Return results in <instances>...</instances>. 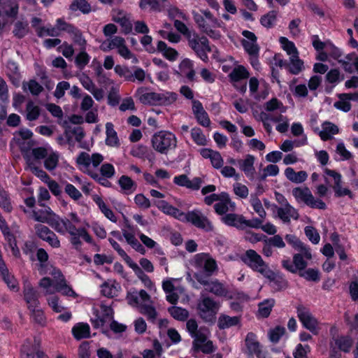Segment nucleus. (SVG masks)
I'll return each instance as SVG.
<instances>
[{
    "label": "nucleus",
    "instance_id": "6",
    "mask_svg": "<svg viewBox=\"0 0 358 358\" xmlns=\"http://www.w3.org/2000/svg\"><path fill=\"white\" fill-rule=\"evenodd\" d=\"M241 260L253 271L261 273L263 276L270 269L262 257L254 250H248Z\"/></svg>",
    "mask_w": 358,
    "mask_h": 358
},
{
    "label": "nucleus",
    "instance_id": "22",
    "mask_svg": "<svg viewBox=\"0 0 358 358\" xmlns=\"http://www.w3.org/2000/svg\"><path fill=\"white\" fill-rule=\"evenodd\" d=\"M245 342L248 355L253 356L255 355L257 356H259L261 355L262 350L260 349V344L256 340V335L254 333H248L246 336Z\"/></svg>",
    "mask_w": 358,
    "mask_h": 358
},
{
    "label": "nucleus",
    "instance_id": "38",
    "mask_svg": "<svg viewBox=\"0 0 358 358\" xmlns=\"http://www.w3.org/2000/svg\"><path fill=\"white\" fill-rule=\"evenodd\" d=\"M124 42L125 41L124 38L121 36H115L109 41L103 42L100 48L103 52H108L115 48H118V47L122 45Z\"/></svg>",
    "mask_w": 358,
    "mask_h": 358
},
{
    "label": "nucleus",
    "instance_id": "44",
    "mask_svg": "<svg viewBox=\"0 0 358 358\" xmlns=\"http://www.w3.org/2000/svg\"><path fill=\"white\" fill-rule=\"evenodd\" d=\"M304 258H306L303 255V253L301 252V254L297 253L294 254L293 256V263L294 264V266H296L295 272L296 273L297 271L300 272V271H303L308 266V263L306 261L304 260Z\"/></svg>",
    "mask_w": 358,
    "mask_h": 358
},
{
    "label": "nucleus",
    "instance_id": "8",
    "mask_svg": "<svg viewBox=\"0 0 358 358\" xmlns=\"http://www.w3.org/2000/svg\"><path fill=\"white\" fill-rule=\"evenodd\" d=\"M195 266L200 268L195 274H201L205 277V280L211 276L217 268L216 262L205 253L197 254L195 256Z\"/></svg>",
    "mask_w": 358,
    "mask_h": 358
},
{
    "label": "nucleus",
    "instance_id": "3",
    "mask_svg": "<svg viewBox=\"0 0 358 358\" xmlns=\"http://www.w3.org/2000/svg\"><path fill=\"white\" fill-rule=\"evenodd\" d=\"M187 40L189 47L195 52L196 55L202 61L208 62L207 52H212L208 39L206 36H199L197 34L193 33Z\"/></svg>",
    "mask_w": 358,
    "mask_h": 358
},
{
    "label": "nucleus",
    "instance_id": "41",
    "mask_svg": "<svg viewBox=\"0 0 358 358\" xmlns=\"http://www.w3.org/2000/svg\"><path fill=\"white\" fill-rule=\"evenodd\" d=\"M69 8L73 11L80 10L85 14L89 13L91 11V6L85 0H73Z\"/></svg>",
    "mask_w": 358,
    "mask_h": 358
},
{
    "label": "nucleus",
    "instance_id": "36",
    "mask_svg": "<svg viewBox=\"0 0 358 358\" xmlns=\"http://www.w3.org/2000/svg\"><path fill=\"white\" fill-rule=\"evenodd\" d=\"M278 11L271 10L268 13L262 15L260 18V23L264 27L271 28L275 23L277 20Z\"/></svg>",
    "mask_w": 358,
    "mask_h": 358
},
{
    "label": "nucleus",
    "instance_id": "61",
    "mask_svg": "<svg viewBox=\"0 0 358 358\" xmlns=\"http://www.w3.org/2000/svg\"><path fill=\"white\" fill-rule=\"evenodd\" d=\"M29 310L32 311V317L34 321L41 326H44L45 324V317L43 311L41 309L36 308H31Z\"/></svg>",
    "mask_w": 358,
    "mask_h": 358
},
{
    "label": "nucleus",
    "instance_id": "5",
    "mask_svg": "<svg viewBox=\"0 0 358 358\" xmlns=\"http://www.w3.org/2000/svg\"><path fill=\"white\" fill-rule=\"evenodd\" d=\"M176 99L177 94L174 92H148L140 96L141 103L150 105H169L174 102Z\"/></svg>",
    "mask_w": 358,
    "mask_h": 358
},
{
    "label": "nucleus",
    "instance_id": "12",
    "mask_svg": "<svg viewBox=\"0 0 358 358\" xmlns=\"http://www.w3.org/2000/svg\"><path fill=\"white\" fill-rule=\"evenodd\" d=\"M264 277L269 280L270 287L276 292L285 289L288 287V282L284 276L271 269L266 273Z\"/></svg>",
    "mask_w": 358,
    "mask_h": 358
},
{
    "label": "nucleus",
    "instance_id": "53",
    "mask_svg": "<svg viewBox=\"0 0 358 358\" xmlns=\"http://www.w3.org/2000/svg\"><path fill=\"white\" fill-rule=\"evenodd\" d=\"M115 72L120 77H124L127 81H133L131 71L127 67L120 65L115 66Z\"/></svg>",
    "mask_w": 358,
    "mask_h": 358
},
{
    "label": "nucleus",
    "instance_id": "14",
    "mask_svg": "<svg viewBox=\"0 0 358 358\" xmlns=\"http://www.w3.org/2000/svg\"><path fill=\"white\" fill-rule=\"evenodd\" d=\"M324 173L332 177L334 179V185L332 186V188L335 192V196L342 197L343 196L348 195L352 198V195L351 191L348 188L341 187V175L339 173L334 170L325 169Z\"/></svg>",
    "mask_w": 358,
    "mask_h": 358
},
{
    "label": "nucleus",
    "instance_id": "50",
    "mask_svg": "<svg viewBox=\"0 0 358 358\" xmlns=\"http://www.w3.org/2000/svg\"><path fill=\"white\" fill-rule=\"evenodd\" d=\"M113 20L121 25L123 29V32L125 34L130 33L132 30V24L129 20L125 16L122 17H113Z\"/></svg>",
    "mask_w": 358,
    "mask_h": 358
},
{
    "label": "nucleus",
    "instance_id": "20",
    "mask_svg": "<svg viewBox=\"0 0 358 358\" xmlns=\"http://www.w3.org/2000/svg\"><path fill=\"white\" fill-rule=\"evenodd\" d=\"M286 241L292 245V247L303 253L304 257L306 259H311L312 255L310 252L309 248H306V246L294 235L287 234L285 236Z\"/></svg>",
    "mask_w": 358,
    "mask_h": 358
},
{
    "label": "nucleus",
    "instance_id": "15",
    "mask_svg": "<svg viewBox=\"0 0 358 358\" xmlns=\"http://www.w3.org/2000/svg\"><path fill=\"white\" fill-rule=\"evenodd\" d=\"M192 103L193 113L199 124L203 127H208L210 125V120L208 117V113L203 109L201 103L199 101L194 100Z\"/></svg>",
    "mask_w": 358,
    "mask_h": 358
},
{
    "label": "nucleus",
    "instance_id": "7",
    "mask_svg": "<svg viewBox=\"0 0 358 358\" xmlns=\"http://www.w3.org/2000/svg\"><path fill=\"white\" fill-rule=\"evenodd\" d=\"M183 222H189L194 227L207 232L212 231L214 229L211 222L199 210L186 213Z\"/></svg>",
    "mask_w": 358,
    "mask_h": 358
},
{
    "label": "nucleus",
    "instance_id": "58",
    "mask_svg": "<svg viewBox=\"0 0 358 358\" xmlns=\"http://www.w3.org/2000/svg\"><path fill=\"white\" fill-rule=\"evenodd\" d=\"M148 152V147L143 145H138L136 147H134L131 150V154L134 157H136L138 158L147 157Z\"/></svg>",
    "mask_w": 358,
    "mask_h": 358
},
{
    "label": "nucleus",
    "instance_id": "43",
    "mask_svg": "<svg viewBox=\"0 0 358 358\" xmlns=\"http://www.w3.org/2000/svg\"><path fill=\"white\" fill-rule=\"evenodd\" d=\"M300 277L305 278L308 281L317 282L320 280L319 271L317 269L308 268L307 270L300 271L299 272Z\"/></svg>",
    "mask_w": 358,
    "mask_h": 358
},
{
    "label": "nucleus",
    "instance_id": "16",
    "mask_svg": "<svg viewBox=\"0 0 358 358\" xmlns=\"http://www.w3.org/2000/svg\"><path fill=\"white\" fill-rule=\"evenodd\" d=\"M24 299L29 309L36 308L39 305V293L31 285H27L23 290Z\"/></svg>",
    "mask_w": 358,
    "mask_h": 358
},
{
    "label": "nucleus",
    "instance_id": "52",
    "mask_svg": "<svg viewBox=\"0 0 358 358\" xmlns=\"http://www.w3.org/2000/svg\"><path fill=\"white\" fill-rule=\"evenodd\" d=\"M305 234L308 238L314 244L319 243L320 237L315 227L307 226L304 229Z\"/></svg>",
    "mask_w": 358,
    "mask_h": 358
},
{
    "label": "nucleus",
    "instance_id": "30",
    "mask_svg": "<svg viewBox=\"0 0 358 358\" xmlns=\"http://www.w3.org/2000/svg\"><path fill=\"white\" fill-rule=\"evenodd\" d=\"M339 101H336L334 104V107L343 112H348L351 109V104L349 102L351 100V96L347 93L339 94L338 95Z\"/></svg>",
    "mask_w": 358,
    "mask_h": 358
},
{
    "label": "nucleus",
    "instance_id": "49",
    "mask_svg": "<svg viewBox=\"0 0 358 358\" xmlns=\"http://www.w3.org/2000/svg\"><path fill=\"white\" fill-rule=\"evenodd\" d=\"M140 308L142 314L146 315L150 321L155 322L157 316V313L153 306L144 304L141 305Z\"/></svg>",
    "mask_w": 358,
    "mask_h": 358
},
{
    "label": "nucleus",
    "instance_id": "48",
    "mask_svg": "<svg viewBox=\"0 0 358 358\" xmlns=\"http://www.w3.org/2000/svg\"><path fill=\"white\" fill-rule=\"evenodd\" d=\"M279 41L282 45L283 50H285L290 57H292V55L299 54L293 42L289 41L287 38L282 36L280 38Z\"/></svg>",
    "mask_w": 358,
    "mask_h": 358
},
{
    "label": "nucleus",
    "instance_id": "25",
    "mask_svg": "<svg viewBox=\"0 0 358 358\" xmlns=\"http://www.w3.org/2000/svg\"><path fill=\"white\" fill-rule=\"evenodd\" d=\"M338 127L329 122H325L322 124V130L320 132V136L323 141L330 140L332 135L338 133Z\"/></svg>",
    "mask_w": 358,
    "mask_h": 358
},
{
    "label": "nucleus",
    "instance_id": "47",
    "mask_svg": "<svg viewBox=\"0 0 358 358\" xmlns=\"http://www.w3.org/2000/svg\"><path fill=\"white\" fill-rule=\"evenodd\" d=\"M59 162V155L52 152L50 155H48L44 162L45 168L51 171H53L57 166Z\"/></svg>",
    "mask_w": 358,
    "mask_h": 358
},
{
    "label": "nucleus",
    "instance_id": "23",
    "mask_svg": "<svg viewBox=\"0 0 358 358\" xmlns=\"http://www.w3.org/2000/svg\"><path fill=\"white\" fill-rule=\"evenodd\" d=\"M159 208H162L164 213L171 215L181 222L184 221L186 213L180 211L178 208L170 205L166 201H159Z\"/></svg>",
    "mask_w": 358,
    "mask_h": 358
},
{
    "label": "nucleus",
    "instance_id": "11",
    "mask_svg": "<svg viewBox=\"0 0 358 358\" xmlns=\"http://www.w3.org/2000/svg\"><path fill=\"white\" fill-rule=\"evenodd\" d=\"M242 35L249 41L243 39L241 44L244 50L251 56H257L259 53V48L257 43V38L255 34L250 31L244 30Z\"/></svg>",
    "mask_w": 358,
    "mask_h": 358
},
{
    "label": "nucleus",
    "instance_id": "59",
    "mask_svg": "<svg viewBox=\"0 0 358 358\" xmlns=\"http://www.w3.org/2000/svg\"><path fill=\"white\" fill-rule=\"evenodd\" d=\"M70 88V84L69 83L66 81H62L59 82L56 87V90L54 92V96L57 98L60 99L64 96L65 94V90H67Z\"/></svg>",
    "mask_w": 358,
    "mask_h": 358
},
{
    "label": "nucleus",
    "instance_id": "13",
    "mask_svg": "<svg viewBox=\"0 0 358 358\" xmlns=\"http://www.w3.org/2000/svg\"><path fill=\"white\" fill-rule=\"evenodd\" d=\"M40 341L34 338L32 345L29 340H27L21 348V352L26 355L25 358H48L43 351L39 350Z\"/></svg>",
    "mask_w": 358,
    "mask_h": 358
},
{
    "label": "nucleus",
    "instance_id": "62",
    "mask_svg": "<svg viewBox=\"0 0 358 358\" xmlns=\"http://www.w3.org/2000/svg\"><path fill=\"white\" fill-rule=\"evenodd\" d=\"M90 61V57L87 53L83 50L76 57L75 62L77 66H78L80 69H83L85 66H86Z\"/></svg>",
    "mask_w": 358,
    "mask_h": 358
},
{
    "label": "nucleus",
    "instance_id": "31",
    "mask_svg": "<svg viewBox=\"0 0 358 358\" xmlns=\"http://www.w3.org/2000/svg\"><path fill=\"white\" fill-rule=\"evenodd\" d=\"M289 59L290 64L288 66L289 71L294 75L299 74L304 68L303 62L299 59V54L292 55Z\"/></svg>",
    "mask_w": 358,
    "mask_h": 358
},
{
    "label": "nucleus",
    "instance_id": "28",
    "mask_svg": "<svg viewBox=\"0 0 358 358\" xmlns=\"http://www.w3.org/2000/svg\"><path fill=\"white\" fill-rule=\"evenodd\" d=\"M274 305L275 300L273 299H265L262 302H260L258 304V315L263 318L268 317Z\"/></svg>",
    "mask_w": 358,
    "mask_h": 358
},
{
    "label": "nucleus",
    "instance_id": "18",
    "mask_svg": "<svg viewBox=\"0 0 358 358\" xmlns=\"http://www.w3.org/2000/svg\"><path fill=\"white\" fill-rule=\"evenodd\" d=\"M239 167L247 177L253 179L255 173L254 167L255 157L251 155H247L245 159H239L237 161Z\"/></svg>",
    "mask_w": 358,
    "mask_h": 358
},
{
    "label": "nucleus",
    "instance_id": "2",
    "mask_svg": "<svg viewBox=\"0 0 358 358\" xmlns=\"http://www.w3.org/2000/svg\"><path fill=\"white\" fill-rule=\"evenodd\" d=\"M152 148L161 154H167L177 146V139L171 132L161 131L155 134L151 139Z\"/></svg>",
    "mask_w": 358,
    "mask_h": 358
},
{
    "label": "nucleus",
    "instance_id": "54",
    "mask_svg": "<svg viewBox=\"0 0 358 358\" xmlns=\"http://www.w3.org/2000/svg\"><path fill=\"white\" fill-rule=\"evenodd\" d=\"M34 229L36 230V235L43 241H45L47 236L51 235L52 231H51L48 227L37 224L35 225Z\"/></svg>",
    "mask_w": 358,
    "mask_h": 358
},
{
    "label": "nucleus",
    "instance_id": "64",
    "mask_svg": "<svg viewBox=\"0 0 358 358\" xmlns=\"http://www.w3.org/2000/svg\"><path fill=\"white\" fill-rule=\"evenodd\" d=\"M310 351V347L308 345L303 346L301 344H298L296 351L294 352V358H308L307 352Z\"/></svg>",
    "mask_w": 358,
    "mask_h": 358
},
{
    "label": "nucleus",
    "instance_id": "26",
    "mask_svg": "<svg viewBox=\"0 0 358 358\" xmlns=\"http://www.w3.org/2000/svg\"><path fill=\"white\" fill-rule=\"evenodd\" d=\"M157 50L162 52L163 55L170 61H175L178 56V52L175 49L168 47L162 41L158 42Z\"/></svg>",
    "mask_w": 358,
    "mask_h": 358
},
{
    "label": "nucleus",
    "instance_id": "24",
    "mask_svg": "<svg viewBox=\"0 0 358 358\" xmlns=\"http://www.w3.org/2000/svg\"><path fill=\"white\" fill-rule=\"evenodd\" d=\"M72 334L76 340L90 337V328L87 323H78L72 328Z\"/></svg>",
    "mask_w": 358,
    "mask_h": 358
},
{
    "label": "nucleus",
    "instance_id": "32",
    "mask_svg": "<svg viewBox=\"0 0 358 358\" xmlns=\"http://www.w3.org/2000/svg\"><path fill=\"white\" fill-rule=\"evenodd\" d=\"M335 344L338 347V348L347 353L350 351V349L353 344V340L351 337L345 336H338L335 338Z\"/></svg>",
    "mask_w": 358,
    "mask_h": 358
},
{
    "label": "nucleus",
    "instance_id": "1",
    "mask_svg": "<svg viewBox=\"0 0 358 358\" xmlns=\"http://www.w3.org/2000/svg\"><path fill=\"white\" fill-rule=\"evenodd\" d=\"M220 303L206 294L201 293L197 304V310L199 317L205 322L213 324L216 320V315L218 313Z\"/></svg>",
    "mask_w": 358,
    "mask_h": 358
},
{
    "label": "nucleus",
    "instance_id": "45",
    "mask_svg": "<svg viewBox=\"0 0 358 358\" xmlns=\"http://www.w3.org/2000/svg\"><path fill=\"white\" fill-rule=\"evenodd\" d=\"M285 328L281 326H277L274 329H271L268 332L270 341L273 343H277L280 338L285 334Z\"/></svg>",
    "mask_w": 358,
    "mask_h": 358
},
{
    "label": "nucleus",
    "instance_id": "40",
    "mask_svg": "<svg viewBox=\"0 0 358 358\" xmlns=\"http://www.w3.org/2000/svg\"><path fill=\"white\" fill-rule=\"evenodd\" d=\"M27 120L29 121H34L38 118L40 115V108L38 106H34L33 101H30L27 103Z\"/></svg>",
    "mask_w": 358,
    "mask_h": 358
},
{
    "label": "nucleus",
    "instance_id": "51",
    "mask_svg": "<svg viewBox=\"0 0 358 358\" xmlns=\"http://www.w3.org/2000/svg\"><path fill=\"white\" fill-rule=\"evenodd\" d=\"M41 206L43 208L41 209L38 211L33 210V217L36 220V218L38 217H45L46 218H51V216H53V214H55L52 211L50 208L48 206H45L44 203H40Z\"/></svg>",
    "mask_w": 358,
    "mask_h": 358
},
{
    "label": "nucleus",
    "instance_id": "39",
    "mask_svg": "<svg viewBox=\"0 0 358 358\" xmlns=\"http://www.w3.org/2000/svg\"><path fill=\"white\" fill-rule=\"evenodd\" d=\"M0 207L7 213H10L13 210L9 194L5 189L0 186Z\"/></svg>",
    "mask_w": 358,
    "mask_h": 358
},
{
    "label": "nucleus",
    "instance_id": "9",
    "mask_svg": "<svg viewBox=\"0 0 358 358\" xmlns=\"http://www.w3.org/2000/svg\"><path fill=\"white\" fill-rule=\"evenodd\" d=\"M196 280L201 285L206 286L205 290L215 294L217 296H224L229 299H232V296L229 295L228 289L224 285L218 280L209 282L205 280V277L201 274H194Z\"/></svg>",
    "mask_w": 358,
    "mask_h": 358
},
{
    "label": "nucleus",
    "instance_id": "27",
    "mask_svg": "<svg viewBox=\"0 0 358 358\" xmlns=\"http://www.w3.org/2000/svg\"><path fill=\"white\" fill-rule=\"evenodd\" d=\"M240 322L238 317H230L227 315H221L218 318L217 327L220 329H225L237 325Z\"/></svg>",
    "mask_w": 358,
    "mask_h": 358
},
{
    "label": "nucleus",
    "instance_id": "60",
    "mask_svg": "<svg viewBox=\"0 0 358 358\" xmlns=\"http://www.w3.org/2000/svg\"><path fill=\"white\" fill-rule=\"evenodd\" d=\"M39 286L45 289V294L54 293L53 280L48 277L43 278L39 282Z\"/></svg>",
    "mask_w": 358,
    "mask_h": 358
},
{
    "label": "nucleus",
    "instance_id": "63",
    "mask_svg": "<svg viewBox=\"0 0 358 358\" xmlns=\"http://www.w3.org/2000/svg\"><path fill=\"white\" fill-rule=\"evenodd\" d=\"M101 174L106 178H110L115 175V169L111 164H103L100 169Z\"/></svg>",
    "mask_w": 358,
    "mask_h": 358
},
{
    "label": "nucleus",
    "instance_id": "57",
    "mask_svg": "<svg viewBox=\"0 0 358 358\" xmlns=\"http://www.w3.org/2000/svg\"><path fill=\"white\" fill-rule=\"evenodd\" d=\"M251 203L254 210L258 213L260 217L264 218L266 213L262 206L261 201L257 196L252 197L251 199Z\"/></svg>",
    "mask_w": 358,
    "mask_h": 358
},
{
    "label": "nucleus",
    "instance_id": "21",
    "mask_svg": "<svg viewBox=\"0 0 358 358\" xmlns=\"http://www.w3.org/2000/svg\"><path fill=\"white\" fill-rule=\"evenodd\" d=\"M225 224L234 227L239 230H243L244 216L236 213H228L221 217Z\"/></svg>",
    "mask_w": 358,
    "mask_h": 358
},
{
    "label": "nucleus",
    "instance_id": "35",
    "mask_svg": "<svg viewBox=\"0 0 358 358\" xmlns=\"http://www.w3.org/2000/svg\"><path fill=\"white\" fill-rule=\"evenodd\" d=\"M250 74L243 66H238L233 69L229 76L232 81H239L241 79L248 78Z\"/></svg>",
    "mask_w": 358,
    "mask_h": 358
},
{
    "label": "nucleus",
    "instance_id": "17",
    "mask_svg": "<svg viewBox=\"0 0 358 358\" xmlns=\"http://www.w3.org/2000/svg\"><path fill=\"white\" fill-rule=\"evenodd\" d=\"M278 216L285 223H289L291 217L295 220H297L299 217V214L294 207L288 203L281 208H278Z\"/></svg>",
    "mask_w": 358,
    "mask_h": 358
},
{
    "label": "nucleus",
    "instance_id": "34",
    "mask_svg": "<svg viewBox=\"0 0 358 358\" xmlns=\"http://www.w3.org/2000/svg\"><path fill=\"white\" fill-rule=\"evenodd\" d=\"M94 201L98 205L101 213H103L104 215L108 219H109L113 222H117V218L114 215L113 212L112 211V210L107 207V206L106 205V203L101 197H99V196H96L94 198Z\"/></svg>",
    "mask_w": 358,
    "mask_h": 358
},
{
    "label": "nucleus",
    "instance_id": "55",
    "mask_svg": "<svg viewBox=\"0 0 358 358\" xmlns=\"http://www.w3.org/2000/svg\"><path fill=\"white\" fill-rule=\"evenodd\" d=\"M37 35L38 37H43L44 36H58L59 32L55 27L46 28L41 27L37 29Z\"/></svg>",
    "mask_w": 358,
    "mask_h": 358
},
{
    "label": "nucleus",
    "instance_id": "4",
    "mask_svg": "<svg viewBox=\"0 0 358 358\" xmlns=\"http://www.w3.org/2000/svg\"><path fill=\"white\" fill-rule=\"evenodd\" d=\"M292 194L298 201H303L312 208L321 210H325L327 208L326 203L320 199H315L310 189L307 187L294 188Z\"/></svg>",
    "mask_w": 358,
    "mask_h": 358
},
{
    "label": "nucleus",
    "instance_id": "56",
    "mask_svg": "<svg viewBox=\"0 0 358 358\" xmlns=\"http://www.w3.org/2000/svg\"><path fill=\"white\" fill-rule=\"evenodd\" d=\"M64 191L71 199L75 201H77L82 197V194L72 184H66L64 188Z\"/></svg>",
    "mask_w": 358,
    "mask_h": 358
},
{
    "label": "nucleus",
    "instance_id": "42",
    "mask_svg": "<svg viewBox=\"0 0 358 358\" xmlns=\"http://www.w3.org/2000/svg\"><path fill=\"white\" fill-rule=\"evenodd\" d=\"M28 23L27 22L17 21L15 23L13 33L18 38H22L29 31Z\"/></svg>",
    "mask_w": 358,
    "mask_h": 358
},
{
    "label": "nucleus",
    "instance_id": "37",
    "mask_svg": "<svg viewBox=\"0 0 358 358\" xmlns=\"http://www.w3.org/2000/svg\"><path fill=\"white\" fill-rule=\"evenodd\" d=\"M168 310L174 319L179 321H185L189 316V312L186 309L180 307L172 306L170 307Z\"/></svg>",
    "mask_w": 358,
    "mask_h": 358
},
{
    "label": "nucleus",
    "instance_id": "33",
    "mask_svg": "<svg viewBox=\"0 0 358 358\" xmlns=\"http://www.w3.org/2000/svg\"><path fill=\"white\" fill-rule=\"evenodd\" d=\"M118 184L126 194L133 192L136 188V184L127 176H122L118 180Z\"/></svg>",
    "mask_w": 358,
    "mask_h": 358
},
{
    "label": "nucleus",
    "instance_id": "46",
    "mask_svg": "<svg viewBox=\"0 0 358 358\" xmlns=\"http://www.w3.org/2000/svg\"><path fill=\"white\" fill-rule=\"evenodd\" d=\"M191 136L193 141L199 145H206L207 141L205 135L200 128H194L191 131Z\"/></svg>",
    "mask_w": 358,
    "mask_h": 358
},
{
    "label": "nucleus",
    "instance_id": "19",
    "mask_svg": "<svg viewBox=\"0 0 358 358\" xmlns=\"http://www.w3.org/2000/svg\"><path fill=\"white\" fill-rule=\"evenodd\" d=\"M64 220V219L61 218L59 215L56 214H53V216H51V218L48 219L45 217H38L36 218V221L48 224L57 232L62 234H64V229H63Z\"/></svg>",
    "mask_w": 358,
    "mask_h": 358
},
{
    "label": "nucleus",
    "instance_id": "10",
    "mask_svg": "<svg viewBox=\"0 0 358 358\" xmlns=\"http://www.w3.org/2000/svg\"><path fill=\"white\" fill-rule=\"evenodd\" d=\"M297 316L303 326L313 334H318L317 320L313 317L310 310L304 306L297 308Z\"/></svg>",
    "mask_w": 358,
    "mask_h": 358
},
{
    "label": "nucleus",
    "instance_id": "29",
    "mask_svg": "<svg viewBox=\"0 0 358 358\" xmlns=\"http://www.w3.org/2000/svg\"><path fill=\"white\" fill-rule=\"evenodd\" d=\"M106 143L110 146H119V139L117 135V132L114 130L113 124L110 122H108L106 124Z\"/></svg>",
    "mask_w": 358,
    "mask_h": 358
}]
</instances>
